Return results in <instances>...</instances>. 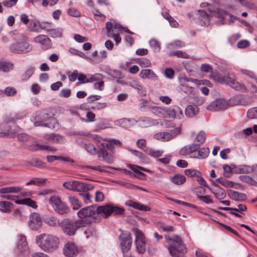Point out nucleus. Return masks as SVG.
<instances>
[{
  "label": "nucleus",
  "instance_id": "nucleus-1",
  "mask_svg": "<svg viewBox=\"0 0 257 257\" xmlns=\"http://www.w3.org/2000/svg\"><path fill=\"white\" fill-rule=\"evenodd\" d=\"M36 241L41 249L52 252L58 247L59 239L53 234L43 233L36 236Z\"/></svg>",
  "mask_w": 257,
  "mask_h": 257
},
{
  "label": "nucleus",
  "instance_id": "nucleus-2",
  "mask_svg": "<svg viewBox=\"0 0 257 257\" xmlns=\"http://www.w3.org/2000/svg\"><path fill=\"white\" fill-rule=\"evenodd\" d=\"M102 206L91 205L81 209L78 212V216L81 219L89 218V223L99 222L101 220L102 215L101 208Z\"/></svg>",
  "mask_w": 257,
  "mask_h": 257
},
{
  "label": "nucleus",
  "instance_id": "nucleus-3",
  "mask_svg": "<svg viewBox=\"0 0 257 257\" xmlns=\"http://www.w3.org/2000/svg\"><path fill=\"white\" fill-rule=\"evenodd\" d=\"M167 239L169 243L168 250L172 257H184L181 254L186 252L187 249L181 238L177 235H174L172 237H168Z\"/></svg>",
  "mask_w": 257,
  "mask_h": 257
},
{
  "label": "nucleus",
  "instance_id": "nucleus-4",
  "mask_svg": "<svg viewBox=\"0 0 257 257\" xmlns=\"http://www.w3.org/2000/svg\"><path fill=\"white\" fill-rule=\"evenodd\" d=\"M237 104L235 97H231L228 100L224 98H218L212 101L207 106V109L211 111L223 110L229 106L234 105Z\"/></svg>",
  "mask_w": 257,
  "mask_h": 257
},
{
  "label": "nucleus",
  "instance_id": "nucleus-5",
  "mask_svg": "<svg viewBox=\"0 0 257 257\" xmlns=\"http://www.w3.org/2000/svg\"><path fill=\"white\" fill-rule=\"evenodd\" d=\"M82 226L80 220L74 221L66 218L61 221L60 226L65 234L71 236L74 235L77 229Z\"/></svg>",
  "mask_w": 257,
  "mask_h": 257
},
{
  "label": "nucleus",
  "instance_id": "nucleus-6",
  "mask_svg": "<svg viewBox=\"0 0 257 257\" xmlns=\"http://www.w3.org/2000/svg\"><path fill=\"white\" fill-rule=\"evenodd\" d=\"M49 203L54 211L59 214L64 215L69 211V207L65 202L62 201L58 196H52L49 199Z\"/></svg>",
  "mask_w": 257,
  "mask_h": 257
},
{
  "label": "nucleus",
  "instance_id": "nucleus-7",
  "mask_svg": "<svg viewBox=\"0 0 257 257\" xmlns=\"http://www.w3.org/2000/svg\"><path fill=\"white\" fill-rule=\"evenodd\" d=\"M49 119L52 123L54 124L56 123V120L54 118L51 117L48 113L44 111L37 112L31 118V121L33 122L36 126L42 125L50 127L48 124L44 122Z\"/></svg>",
  "mask_w": 257,
  "mask_h": 257
},
{
  "label": "nucleus",
  "instance_id": "nucleus-8",
  "mask_svg": "<svg viewBox=\"0 0 257 257\" xmlns=\"http://www.w3.org/2000/svg\"><path fill=\"white\" fill-rule=\"evenodd\" d=\"M63 186L68 190L80 193L92 190L93 186L90 184L78 181H70L63 183Z\"/></svg>",
  "mask_w": 257,
  "mask_h": 257
},
{
  "label": "nucleus",
  "instance_id": "nucleus-9",
  "mask_svg": "<svg viewBox=\"0 0 257 257\" xmlns=\"http://www.w3.org/2000/svg\"><path fill=\"white\" fill-rule=\"evenodd\" d=\"M119 243L123 256H127L132 244L131 233L128 231L122 232L119 235Z\"/></svg>",
  "mask_w": 257,
  "mask_h": 257
},
{
  "label": "nucleus",
  "instance_id": "nucleus-10",
  "mask_svg": "<svg viewBox=\"0 0 257 257\" xmlns=\"http://www.w3.org/2000/svg\"><path fill=\"white\" fill-rule=\"evenodd\" d=\"M32 49V45L27 42H15L10 47V50L12 52L19 54L28 53Z\"/></svg>",
  "mask_w": 257,
  "mask_h": 257
},
{
  "label": "nucleus",
  "instance_id": "nucleus-11",
  "mask_svg": "<svg viewBox=\"0 0 257 257\" xmlns=\"http://www.w3.org/2000/svg\"><path fill=\"white\" fill-rule=\"evenodd\" d=\"M135 242L137 250L139 253H143L146 250V241L143 233L140 229H135Z\"/></svg>",
  "mask_w": 257,
  "mask_h": 257
},
{
  "label": "nucleus",
  "instance_id": "nucleus-12",
  "mask_svg": "<svg viewBox=\"0 0 257 257\" xmlns=\"http://www.w3.org/2000/svg\"><path fill=\"white\" fill-rule=\"evenodd\" d=\"M101 209V211H102V215L105 217L109 216L112 213L116 215H122L124 212L123 208L110 204L103 205Z\"/></svg>",
  "mask_w": 257,
  "mask_h": 257
},
{
  "label": "nucleus",
  "instance_id": "nucleus-13",
  "mask_svg": "<svg viewBox=\"0 0 257 257\" xmlns=\"http://www.w3.org/2000/svg\"><path fill=\"white\" fill-rule=\"evenodd\" d=\"M78 253V248L73 242H67L63 247V253L66 256L75 257Z\"/></svg>",
  "mask_w": 257,
  "mask_h": 257
},
{
  "label": "nucleus",
  "instance_id": "nucleus-14",
  "mask_svg": "<svg viewBox=\"0 0 257 257\" xmlns=\"http://www.w3.org/2000/svg\"><path fill=\"white\" fill-rule=\"evenodd\" d=\"M34 42L39 44L43 49L47 50L51 47L52 43L50 39L45 35H39L35 37Z\"/></svg>",
  "mask_w": 257,
  "mask_h": 257
},
{
  "label": "nucleus",
  "instance_id": "nucleus-15",
  "mask_svg": "<svg viewBox=\"0 0 257 257\" xmlns=\"http://www.w3.org/2000/svg\"><path fill=\"white\" fill-rule=\"evenodd\" d=\"M29 227L33 230H37L42 225V220L37 213H33L30 216V219L28 221Z\"/></svg>",
  "mask_w": 257,
  "mask_h": 257
},
{
  "label": "nucleus",
  "instance_id": "nucleus-16",
  "mask_svg": "<svg viewBox=\"0 0 257 257\" xmlns=\"http://www.w3.org/2000/svg\"><path fill=\"white\" fill-rule=\"evenodd\" d=\"M44 137L46 140L53 143L64 144L65 142V140L64 137L58 134H46L44 136Z\"/></svg>",
  "mask_w": 257,
  "mask_h": 257
},
{
  "label": "nucleus",
  "instance_id": "nucleus-17",
  "mask_svg": "<svg viewBox=\"0 0 257 257\" xmlns=\"http://www.w3.org/2000/svg\"><path fill=\"white\" fill-rule=\"evenodd\" d=\"M218 80L219 82L229 84L235 89H239L241 87H243V85L239 84L233 78L230 77H227L226 78L218 77Z\"/></svg>",
  "mask_w": 257,
  "mask_h": 257
},
{
  "label": "nucleus",
  "instance_id": "nucleus-18",
  "mask_svg": "<svg viewBox=\"0 0 257 257\" xmlns=\"http://www.w3.org/2000/svg\"><path fill=\"white\" fill-rule=\"evenodd\" d=\"M200 145L197 143H192L189 145L186 146L182 148L180 151V154L185 155L193 153L200 149Z\"/></svg>",
  "mask_w": 257,
  "mask_h": 257
},
{
  "label": "nucleus",
  "instance_id": "nucleus-19",
  "mask_svg": "<svg viewBox=\"0 0 257 257\" xmlns=\"http://www.w3.org/2000/svg\"><path fill=\"white\" fill-rule=\"evenodd\" d=\"M167 112L170 117L173 118L181 119L183 116L182 109L177 106L170 107Z\"/></svg>",
  "mask_w": 257,
  "mask_h": 257
},
{
  "label": "nucleus",
  "instance_id": "nucleus-20",
  "mask_svg": "<svg viewBox=\"0 0 257 257\" xmlns=\"http://www.w3.org/2000/svg\"><path fill=\"white\" fill-rule=\"evenodd\" d=\"M199 24L203 26L209 25V20L206 12L203 10L198 11L197 14Z\"/></svg>",
  "mask_w": 257,
  "mask_h": 257
},
{
  "label": "nucleus",
  "instance_id": "nucleus-21",
  "mask_svg": "<svg viewBox=\"0 0 257 257\" xmlns=\"http://www.w3.org/2000/svg\"><path fill=\"white\" fill-rule=\"evenodd\" d=\"M129 85L132 87L137 90L140 95L142 96L146 95V90L139 81L136 80H132L129 82Z\"/></svg>",
  "mask_w": 257,
  "mask_h": 257
},
{
  "label": "nucleus",
  "instance_id": "nucleus-22",
  "mask_svg": "<svg viewBox=\"0 0 257 257\" xmlns=\"http://www.w3.org/2000/svg\"><path fill=\"white\" fill-rule=\"evenodd\" d=\"M228 194L231 199L237 201H244L247 199V196L245 194L232 190H230Z\"/></svg>",
  "mask_w": 257,
  "mask_h": 257
},
{
  "label": "nucleus",
  "instance_id": "nucleus-23",
  "mask_svg": "<svg viewBox=\"0 0 257 257\" xmlns=\"http://www.w3.org/2000/svg\"><path fill=\"white\" fill-rule=\"evenodd\" d=\"M140 76L143 79L148 78L153 80H157L158 79L154 72L150 69L142 70L140 73Z\"/></svg>",
  "mask_w": 257,
  "mask_h": 257
},
{
  "label": "nucleus",
  "instance_id": "nucleus-24",
  "mask_svg": "<svg viewBox=\"0 0 257 257\" xmlns=\"http://www.w3.org/2000/svg\"><path fill=\"white\" fill-rule=\"evenodd\" d=\"M14 68V64L10 61H0V71L8 73Z\"/></svg>",
  "mask_w": 257,
  "mask_h": 257
},
{
  "label": "nucleus",
  "instance_id": "nucleus-25",
  "mask_svg": "<svg viewBox=\"0 0 257 257\" xmlns=\"http://www.w3.org/2000/svg\"><path fill=\"white\" fill-rule=\"evenodd\" d=\"M198 107L194 104L188 105L186 106L185 113L186 116L188 117H193L199 112Z\"/></svg>",
  "mask_w": 257,
  "mask_h": 257
},
{
  "label": "nucleus",
  "instance_id": "nucleus-26",
  "mask_svg": "<svg viewBox=\"0 0 257 257\" xmlns=\"http://www.w3.org/2000/svg\"><path fill=\"white\" fill-rule=\"evenodd\" d=\"M154 138L162 142H167L171 140L173 138V136L168 132H160L155 134Z\"/></svg>",
  "mask_w": 257,
  "mask_h": 257
},
{
  "label": "nucleus",
  "instance_id": "nucleus-27",
  "mask_svg": "<svg viewBox=\"0 0 257 257\" xmlns=\"http://www.w3.org/2000/svg\"><path fill=\"white\" fill-rule=\"evenodd\" d=\"M250 166L241 165L235 166L234 171L237 174H248L252 172Z\"/></svg>",
  "mask_w": 257,
  "mask_h": 257
},
{
  "label": "nucleus",
  "instance_id": "nucleus-28",
  "mask_svg": "<svg viewBox=\"0 0 257 257\" xmlns=\"http://www.w3.org/2000/svg\"><path fill=\"white\" fill-rule=\"evenodd\" d=\"M22 188L17 186H10L0 188V194L1 195L8 194L9 193H18L21 191Z\"/></svg>",
  "mask_w": 257,
  "mask_h": 257
},
{
  "label": "nucleus",
  "instance_id": "nucleus-29",
  "mask_svg": "<svg viewBox=\"0 0 257 257\" xmlns=\"http://www.w3.org/2000/svg\"><path fill=\"white\" fill-rule=\"evenodd\" d=\"M18 247L21 251H26L28 247L25 236L20 235L18 236Z\"/></svg>",
  "mask_w": 257,
  "mask_h": 257
},
{
  "label": "nucleus",
  "instance_id": "nucleus-30",
  "mask_svg": "<svg viewBox=\"0 0 257 257\" xmlns=\"http://www.w3.org/2000/svg\"><path fill=\"white\" fill-rule=\"evenodd\" d=\"M152 109V113L155 115L160 117H163L168 112V109L165 107H161L159 106L151 107Z\"/></svg>",
  "mask_w": 257,
  "mask_h": 257
},
{
  "label": "nucleus",
  "instance_id": "nucleus-31",
  "mask_svg": "<svg viewBox=\"0 0 257 257\" xmlns=\"http://www.w3.org/2000/svg\"><path fill=\"white\" fill-rule=\"evenodd\" d=\"M180 89L190 97H195V93L194 89L192 87L189 86L186 84H182L180 87Z\"/></svg>",
  "mask_w": 257,
  "mask_h": 257
},
{
  "label": "nucleus",
  "instance_id": "nucleus-32",
  "mask_svg": "<svg viewBox=\"0 0 257 257\" xmlns=\"http://www.w3.org/2000/svg\"><path fill=\"white\" fill-rule=\"evenodd\" d=\"M41 24V22L39 21L36 20L32 21L29 26L30 31L31 32L40 33Z\"/></svg>",
  "mask_w": 257,
  "mask_h": 257
},
{
  "label": "nucleus",
  "instance_id": "nucleus-33",
  "mask_svg": "<svg viewBox=\"0 0 257 257\" xmlns=\"http://www.w3.org/2000/svg\"><path fill=\"white\" fill-rule=\"evenodd\" d=\"M48 33V35L53 38H60L62 36L63 30L60 28L52 27Z\"/></svg>",
  "mask_w": 257,
  "mask_h": 257
},
{
  "label": "nucleus",
  "instance_id": "nucleus-34",
  "mask_svg": "<svg viewBox=\"0 0 257 257\" xmlns=\"http://www.w3.org/2000/svg\"><path fill=\"white\" fill-rule=\"evenodd\" d=\"M137 121H138L139 125L142 127H147L152 124L151 119L147 117H140L138 119Z\"/></svg>",
  "mask_w": 257,
  "mask_h": 257
},
{
  "label": "nucleus",
  "instance_id": "nucleus-35",
  "mask_svg": "<svg viewBox=\"0 0 257 257\" xmlns=\"http://www.w3.org/2000/svg\"><path fill=\"white\" fill-rule=\"evenodd\" d=\"M45 222L50 226L55 227L60 226L61 222L54 216H48L45 219Z\"/></svg>",
  "mask_w": 257,
  "mask_h": 257
},
{
  "label": "nucleus",
  "instance_id": "nucleus-36",
  "mask_svg": "<svg viewBox=\"0 0 257 257\" xmlns=\"http://www.w3.org/2000/svg\"><path fill=\"white\" fill-rule=\"evenodd\" d=\"M171 181L175 184L180 185L183 184L186 181V178L183 175L176 174L171 178Z\"/></svg>",
  "mask_w": 257,
  "mask_h": 257
},
{
  "label": "nucleus",
  "instance_id": "nucleus-37",
  "mask_svg": "<svg viewBox=\"0 0 257 257\" xmlns=\"http://www.w3.org/2000/svg\"><path fill=\"white\" fill-rule=\"evenodd\" d=\"M149 44L155 53L159 52L161 49V44L157 40L152 39L149 41Z\"/></svg>",
  "mask_w": 257,
  "mask_h": 257
},
{
  "label": "nucleus",
  "instance_id": "nucleus-38",
  "mask_svg": "<svg viewBox=\"0 0 257 257\" xmlns=\"http://www.w3.org/2000/svg\"><path fill=\"white\" fill-rule=\"evenodd\" d=\"M209 154V149L208 148H203L198 150V155L196 157L197 159H203L207 157Z\"/></svg>",
  "mask_w": 257,
  "mask_h": 257
},
{
  "label": "nucleus",
  "instance_id": "nucleus-39",
  "mask_svg": "<svg viewBox=\"0 0 257 257\" xmlns=\"http://www.w3.org/2000/svg\"><path fill=\"white\" fill-rule=\"evenodd\" d=\"M240 181L248 183L252 186H256L257 182L254 181L251 177L247 175H241L239 177Z\"/></svg>",
  "mask_w": 257,
  "mask_h": 257
},
{
  "label": "nucleus",
  "instance_id": "nucleus-40",
  "mask_svg": "<svg viewBox=\"0 0 257 257\" xmlns=\"http://www.w3.org/2000/svg\"><path fill=\"white\" fill-rule=\"evenodd\" d=\"M129 168L132 170H133L134 172H135V173L138 174L139 175H140L142 177H144L146 176V175L144 173H143L141 171H140V170H142V171H147V170L145 169L144 168L140 167V166H137V165H132V164L129 165Z\"/></svg>",
  "mask_w": 257,
  "mask_h": 257
},
{
  "label": "nucleus",
  "instance_id": "nucleus-41",
  "mask_svg": "<svg viewBox=\"0 0 257 257\" xmlns=\"http://www.w3.org/2000/svg\"><path fill=\"white\" fill-rule=\"evenodd\" d=\"M98 157H102L103 161L108 164H111L113 162L112 156L108 154L107 152H103V153L98 154Z\"/></svg>",
  "mask_w": 257,
  "mask_h": 257
},
{
  "label": "nucleus",
  "instance_id": "nucleus-42",
  "mask_svg": "<svg viewBox=\"0 0 257 257\" xmlns=\"http://www.w3.org/2000/svg\"><path fill=\"white\" fill-rule=\"evenodd\" d=\"M170 56H176L178 57L182 58L184 59H187L189 58V55L186 52L177 50L170 52L169 54Z\"/></svg>",
  "mask_w": 257,
  "mask_h": 257
},
{
  "label": "nucleus",
  "instance_id": "nucleus-43",
  "mask_svg": "<svg viewBox=\"0 0 257 257\" xmlns=\"http://www.w3.org/2000/svg\"><path fill=\"white\" fill-rule=\"evenodd\" d=\"M0 211L3 213H7L10 211L11 203L8 201H0Z\"/></svg>",
  "mask_w": 257,
  "mask_h": 257
},
{
  "label": "nucleus",
  "instance_id": "nucleus-44",
  "mask_svg": "<svg viewBox=\"0 0 257 257\" xmlns=\"http://www.w3.org/2000/svg\"><path fill=\"white\" fill-rule=\"evenodd\" d=\"M206 140V135L205 133L203 131H200L197 136L195 138L194 140L195 143H197V144L201 145L203 144Z\"/></svg>",
  "mask_w": 257,
  "mask_h": 257
},
{
  "label": "nucleus",
  "instance_id": "nucleus-45",
  "mask_svg": "<svg viewBox=\"0 0 257 257\" xmlns=\"http://www.w3.org/2000/svg\"><path fill=\"white\" fill-rule=\"evenodd\" d=\"M47 161L50 163L53 162L54 160H62L65 162L69 161V159L67 157H63L57 156H47Z\"/></svg>",
  "mask_w": 257,
  "mask_h": 257
},
{
  "label": "nucleus",
  "instance_id": "nucleus-46",
  "mask_svg": "<svg viewBox=\"0 0 257 257\" xmlns=\"http://www.w3.org/2000/svg\"><path fill=\"white\" fill-rule=\"evenodd\" d=\"M34 72V68H30L26 70V71L22 75L21 79L23 81L28 80L33 75Z\"/></svg>",
  "mask_w": 257,
  "mask_h": 257
},
{
  "label": "nucleus",
  "instance_id": "nucleus-47",
  "mask_svg": "<svg viewBox=\"0 0 257 257\" xmlns=\"http://www.w3.org/2000/svg\"><path fill=\"white\" fill-rule=\"evenodd\" d=\"M212 193L215 195V197L219 200L222 199L226 197V193L224 190L222 188H219Z\"/></svg>",
  "mask_w": 257,
  "mask_h": 257
},
{
  "label": "nucleus",
  "instance_id": "nucleus-48",
  "mask_svg": "<svg viewBox=\"0 0 257 257\" xmlns=\"http://www.w3.org/2000/svg\"><path fill=\"white\" fill-rule=\"evenodd\" d=\"M85 149L91 155H95L97 153V151L95 146L90 143L85 144Z\"/></svg>",
  "mask_w": 257,
  "mask_h": 257
},
{
  "label": "nucleus",
  "instance_id": "nucleus-49",
  "mask_svg": "<svg viewBox=\"0 0 257 257\" xmlns=\"http://www.w3.org/2000/svg\"><path fill=\"white\" fill-rule=\"evenodd\" d=\"M247 116L249 119L257 118V107L250 108L247 112Z\"/></svg>",
  "mask_w": 257,
  "mask_h": 257
},
{
  "label": "nucleus",
  "instance_id": "nucleus-50",
  "mask_svg": "<svg viewBox=\"0 0 257 257\" xmlns=\"http://www.w3.org/2000/svg\"><path fill=\"white\" fill-rule=\"evenodd\" d=\"M69 200L71 204L73 205V208L74 209H77L80 207V203L78 199L74 196H70L69 197Z\"/></svg>",
  "mask_w": 257,
  "mask_h": 257
},
{
  "label": "nucleus",
  "instance_id": "nucleus-51",
  "mask_svg": "<svg viewBox=\"0 0 257 257\" xmlns=\"http://www.w3.org/2000/svg\"><path fill=\"white\" fill-rule=\"evenodd\" d=\"M142 102H141L139 104V109L142 111H146L149 108H151L150 106L148 105V100L145 99H141L140 100Z\"/></svg>",
  "mask_w": 257,
  "mask_h": 257
},
{
  "label": "nucleus",
  "instance_id": "nucleus-52",
  "mask_svg": "<svg viewBox=\"0 0 257 257\" xmlns=\"http://www.w3.org/2000/svg\"><path fill=\"white\" fill-rule=\"evenodd\" d=\"M184 173L186 175L190 177H192L195 176L196 177L198 175L199 176L200 172L198 170L195 169H186L184 171Z\"/></svg>",
  "mask_w": 257,
  "mask_h": 257
},
{
  "label": "nucleus",
  "instance_id": "nucleus-53",
  "mask_svg": "<svg viewBox=\"0 0 257 257\" xmlns=\"http://www.w3.org/2000/svg\"><path fill=\"white\" fill-rule=\"evenodd\" d=\"M52 25L53 24L51 22H42L41 24V32L43 30L48 33L52 27Z\"/></svg>",
  "mask_w": 257,
  "mask_h": 257
},
{
  "label": "nucleus",
  "instance_id": "nucleus-54",
  "mask_svg": "<svg viewBox=\"0 0 257 257\" xmlns=\"http://www.w3.org/2000/svg\"><path fill=\"white\" fill-rule=\"evenodd\" d=\"M224 171L223 175L225 177L229 178L232 174V172L230 167L228 165H224L223 166Z\"/></svg>",
  "mask_w": 257,
  "mask_h": 257
},
{
  "label": "nucleus",
  "instance_id": "nucleus-55",
  "mask_svg": "<svg viewBox=\"0 0 257 257\" xmlns=\"http://www.w3.org/2000/svg\"><path fill=\"white\" fill-rule=\"evenodd\" d=\"M16 93L17 91L14 87H7L4 90V93L6 96H14Z\"/></svg>",
  "mask_w": 257,
  "mask_h": 257
},
{
  "label": "nucleus",
  "instance_id": "nucleus-56",
  "mask_svg": "<svg viewBox=\"0 0 257 257\" xmlns=\"http://www.w3.org/2000/svg\"><path fill=\"white\" fill-rule=\"evenodd\" d=\"M107 106V103L105 102H95L94 103L93 105L91 106V108L93 109H101Z\"/></svg>",
  "mask_w": 257,
  "mask_h": 257
},
{
  "label": "nucleus",
  "instance_id": "nucleus-57",
  "mask_svg": "<svg viewBox=\"0 0 257 257\" xmlns=\"http://www.w3.org/2000/svg\"><path fill=\"white\" fill-rule=\"evenodd\" d=\"M201 71L205 72L212 73L213 68L211 66L208 64H202L200 67Z\"/></svg>",
  "mask_w": 257,
  "mask_h": 257
},
{
  "label": "nucleus",
  "instance_id": "nucleus-58",
  "mask_svg": "<svg viewBox=\"0 0 257 257\" xmlns=\"http://www.w3.org/2000/svg\"><path fill=\"white\" fill-rule=\"evenodd\" d=\"M160 227L164 231L166 232H172L174 231V227L171 225H168L164 223H160Z\"/></svg>",
  "mask_w": 257,
  "mask_h": 257
},
{
  "label": "nucleus",
  "instance_id": "nucleus-59",
  "mask_svg": "<svg viewBox=\"0 0 257 257\" xmlns=\"http://www.w3.org/2000/svg\"><path fill=\"white\" fill-rule=\"evenodd\" d=\"M79 195L82 198L83 201L86 203L91 202L90 197L88 191L80 193Z\"/></svg>",
  "mask_w": 257,
  "mask_h": 257
},
{
  "label": "nucleus",
  "instance_id": "nucleus-60",
  "mask_svg": "<svg viewBox=\"0 0 257 257\" xmlns=\"http://www.w3.org/2000/svg\"><path fill=\"white\" fill-rule=\"evenodd\" d=\"M43 145H40L37 144H32L28 146L29 150L32 151L43 150Z\"/></svg>",
  "mask_w": 257,
  "mask_h": 257
},
{
  "label": "nucleus",
  "instance_id": "nucleus-61",
  "mask_svg": "<svg viewBox=\"0 0 257 257\" xmlns=\"http://www.w3.org/2000/svg\"><path fill=\"white\" fill-rule=\"evenodd\" d=\"M33 166L39 168H44L46 167V164L40 160L36 159L33 162Z\"/></svg>",
  "mask_w": 257,
  "mask_h": 257
},
{
  "label": "nucleus",
  "instance_id": "nucleus-62",
  "mask_svg": "<svg viewBox=\"0 0 257 257\" xmlns=\"http://www.w3.org/2000/svg\"><path fill=\"white\" fill-rule=\"evenodd\" d=\"M138 120H136L134 118H123L120 120V122L122 124H127L128 123H130L131 125H135L136 123H138V121H137Z\"/></svg>",
  "mask_w": 257,
  "mask_h": 257
},
{
  "label": "nucleus",
  "instance_id": "nucleus-63",
  "mask_svg": "<svg viewBox=\"0 0 257 257\" xmlns=\"http://www.w3.org/2000/svg\"><path fill=\"white\" fill-rule=\"evenodd\" d=\"M163 151L162 150H157L154 149H150L149 154L154 157H158L162 156Z\"/></svg>",
  "mask_w": 257,
  "mask_h": 257
},
{
  "label": "nucleus",
  "instance_id": "nucleus-64",
  "mask_svg": "<svg viewBox=\"0 0 257 257\" xmlns=\"http://www.w3.org/2000/svg\"><path fill=\"white\" fill-rule=\"evenodd\" d=\"M41 90L40 85L37 83L32 84L31 87V91L35 94H38Z\"/></svg>",
  "mask_w": 257,
  "mask_h": 257
}]
</instances>
